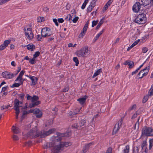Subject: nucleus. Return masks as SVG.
<instances>
[{
  "instance_id": "nucleus-5",
  "label": "nucleus",
  "mask_w": 153,
  "mask_h": 153,
  "mask_svg": "<svg viewBox=\"0 0 153 153\" xmlns=\"http://www.w3.org/2000/svg\"><path fill=\"white\" fill-rule=\"evenodd\" d=\"M142 134L143 136H153V129L150 127H145L142 129Z\"/></svg>"
},
{
  "instance_id": "nucleus-35",
  "label": "nucleus",
  "mask_w": 153,
  "mask_h": 153,
  "mask_svg": "<svg viewBox=\"0 0 153 153\" xmlns=\"http://www.w3.org/2000/svg\"><path fill=\"white\" fill-rule=\"evenodd\" d=\"M149 149L150 150L153 146V139H150L149 140Z\"/></svg>"
},
{
  "instance_id": "nucleus-61",
  "label": "nucleus",
  "mask_w": 153,
  "mask_h": 153,
  "mask_svg": "<svg viewBox=\"0 0 153 153\" xmlns=\"http://www.w3.org/2000/svg\"><path fill=\"white\" fill-rule=\"evenodd\" d=\"M13 138L14 140H19V138L18 136L15 135H13Z\"/></svg>"
},
{
  "instance_id": "nucleus-22",
  "label": "nucleus",
  "mask_w": 153,
  "mask_h": 153,
  "mask_svg": "<svg viewBox=\"0 0 153 153\" xmlns=\"http://www.w3.org/2000/svg\"><path fill=\"white\" fill-rule=\"evenodd\" d=\"M19 83H15L13 84L11 86L12 88L14 87H19L20 85L23 84V81L22 80L19 81Z\"/></svg>"
},
{
  "instance_id": "nucleus-7",
  "label": "nucleus",
  "mask_w": 153,
  "mask_h": 153,
  "mask_svg": "<svg viewBox=\"0 0 153 153\" xmlns=\"http://www.w3.org/2000/svg\"><path fill=\"white\" fill-rule=\"evenodd\" d=\"M150 68V66H149L141 70L137 75V76L139 77V78L142 79L144 76H146L149 72Z\"/></svg>"
},
{
  "instance_id": "nucleus-15",
  "label": "nucleus",
  "mask_w": 153,
  "mask_h": 153,
  "mask_svg": "<svg viewBox=\"0 0 153 153\" xmlns=\"http://www.w3.org/2000/svg\"><path fill=\"white\" fill-rule=\"evenodd\" d=\"M29 78L31 80V85H35L37 83L38 79L35 76H30Z\"/></svg>"
},
{
  "instance_id": "nucleus-4",
  "label": "nucleus",
  "mask_w": 153,
  "mask_h": 153,
  "mask_svg": "<svg viewBox=\"0 0 153 153\" xmlns=\"http://www.w3.org/2000/svg\"><path fill=\"white\" fill-rule=\"evenodd\" d=\"M89 51L87 46H85L82 48L80 50L76 52L77 56L79 57H85L89 54Z\"/></svg>"
},
{
  "instance_id": "nucleus-64",
  "label": "nucleus",
  "mask_w": 153,
  "mask_h": 153,
  "mask_svg": "<svg viewBox=\"0 0 153 153\" xmlns=\"http://www.w3.org/2000/svg\"><path fill=\"white\" fill-rule=\"evenodd\" d=\"M112 149L111 148L109 147L107 149L106 153H111Z\"/></svg>"
},
{
  "instance_id": "nucleus-26",
  "label": "nucleus",
  "mask_w": 153,
  "mask_h": 153,
  "mask_svg": "<svg viewBox=\"0 0 153 153\" xmlns=\"http://www.w3.org/2000/svg\"><path fill=\"white\" fill-rule=\"evenodd\" d=\"M147 95L150 97L153 95V84L152 85L151 88L149 90L148 94Z\"/></svg>"
},
{
  "instance_id": "nucleus-3",
  "label": "nucleus",
  "mask_w": 153,
  "mask_h": 153,
  "mask_svg": "<svg viewBox=\"0 0 153 153\" xmlns=\"http://www.w3.org/2000/svg\"><path fill=\"white\" fill-rule=\"evenodd\" d=\"M146 20V17L145 14L141 13L137 15L135 19L134 22L139 24L145 23Z\"/></svg>"
},
{
  "instance_id": "nucleus-14",
  "label": "nucleus",
  "mask_w": 153,
  "mask_h": 153,
  "mask_svg": "<svg viewBox=\"0 0 153 153\" xmlns=\"http://www.w3.org/2000/svg\"><path fill=\"white\" fill-rule=\"evenodd\" d=\"M14 108L15 111H19V108L22 107V105L20 104H22V102H20L19 100L17 99H16L14 101Z\"/></svg>"
},
{
  "instance_id": "nucleus-55",
  "label": "nucleus",
  "mask_w": 153,
  "mask_h": 153,
  "mask_svg": "<svg viewBox=\"0 0 153 153\" xmlns=\"http://www.w3.org/2000/svg\"><path fill=\"white\" fill-rule=\"evenodd\" d=\"M148 50L146 47H144L142 48V52L143 53H146L148 51Z\"/></svg>"
},
{
  "instance_id": "nucleus-48",
  "label": "nucleus",
  "mask_w": 153,
  "mask_h": 153,
  "mask_svg": "<svg viewBox=\"0 0 153 153\" xmlns=\"http://www.w3.org/2000/svg\"><path fill=\"white\" fill-rule=\"evenodd\" d=\"M98 22V21H93L92 22V27H94L96 25Z\"/></svg>"
},
{
  "instance_id": "nucleus-19",
  "label": "nucleus",
  "mask_w": 153,
  "mask_h": 153,
  "mask_svg": "<svg viewBox=\"0 0 153 153\" xmlns=\"http://www.w3.org/2000/svg\"><path fill=\"white\" fill-rule=\"evenodd\" d=\"M87 97L88 96H84V97L78 99L77 100L82 105L85 102Z\"/></svg>"
},
{
  "instance_id": "nucleus-63",
  "label": "nucleus",
  "mask_w": 153,
  "mask_h": 153,
  "mask_svg": "<svg viewBox=\"0 0 153 153\" xmlns=\"http://www.w3.org/2000/svg\"><path fill=\"white\" fill-rule=\"evenodd\" d=\"M20 112L19 111H16V118L17 119L18 117V115Z\"/></svg>"
},
{
  "instance_id": "nucleus-44",
  "label": "nucleus",
  "mask_w": 153,
  "mask_h": 153,
  "mask_svg": "<svg viewBox=\"0 0 153 153\" xmlns=\"http://www.w3.org/2000/svg\"><path fill=\"white\" fill-rule=\"evenodd\" d=\"M72 127L73 128L78 129L79 127L77 123H74L72 126Z\"/></svg>"
},
{
  "instance_id": "nucleus-52",
  "label": "nucleus",
  "mask_w": 153,
  "mask_h": 153,
  "mask_svg": "<svg viewBox=\"0 0 153 153\" xmlns=\"http://www.w3.org/2000/svg\"><path fill=\"white\" fill-rule=\"evenodd\" d=\"M139 118L138 119V120L136 122V123H135V126H134V129H136V127L137 126V128H139Z\"/></svg>"
},
{
  "instance_id": "nucleus-58",
  "label": "nucleus",
  "mask_w": 153,
  "mask_h": 153,
  "mask_svg": "<svg viewBox=\"0 0 153 153\" xmlns=\"http://www.w3.org/2000/svg\"><path fill=\"white\" fill-rule=\"evenodd\" d=\"M6 47L3 44L0 46V51H2Z\"/></svg>"
},
{
  "instance_id": "nucleus-29",
  "label": "nucleus",
  "mask_w": 153,
  "mask_h": 153,
  "mask_svg": "<svg viewBox=\"0 0 153 153\" xmlns=\"http://www.w3.org/2000/svg\"><path fill=\"white\" fill-rule=\"evenodd\" d=\"M41 111L39 109H36L34 110H32L31 111V113H33L35 114H36V115L39 114V112Z\"/></svg>"
},
{
  "instance_id": "nucleus-31",
  "label": "nucleus",
  "mask_w": 153,
  "mask_h": 153,
  "mask_svg": "<svg viewBox=\"0 0 153 153\" xmlns=\"http://www.w3.org/2000/svg\"><path fill=\"white\" fill-rule=\"evenodd\" d=\"M129 151V146L128 145L125 146V149L123 150V153H128Z\"/></svg>"
},
{
  "instance_id": "nucleus-46",
  "label": "nucleus",
  "mask_w": 153,
  "mask_h": 153,
  "mask_svg": "<svg viewBox=\"0 0 153 153\" xmlns=\"http://www.w3.org/2000/svg\"><path fill=\"white\" fill-rule=\"evenodd\" d=\"M42 113L41 111L36 115V117L37 118H40L42 117Z\"/></svg>"
},
{
  "instance_id": "nucleus-47",
  "label": "nucleus",
  "mask_w": 153,
  "mask_h": 153,
  "mask_svg": "<svg viewBox=\"0 0 153 153\" xmlns=\"http://www.w3.org/2000/svg\"><path fill=\"white\" fill-rule=\"evenodd\" d=\"M40 53L39 51L36 52L33 55V57L36 58V57L38 56H39Z\"/></svg>"
},
{
  "instance_id": "nucleus-21",
  "label": "nucleus",
  "mask_w": 153,
  "mask_h": 153,
  "mask_svg": "<svg viewBox=\"0 0 153 153\" xmlns=\"http://www.w3.org/2000/svg\"><path fill=\"white\" fill-rule=\"evenodd\" d=\"M27 47L28 50L33 51L35 48V46L33 44H30L27 45Z\"/></svg>"
},
{
  "instance_id": "nucleus-11",
  "label": "nucleus",
  "mask_w": 153,
  "mask_h": 153,
  "mask_svg": "<svg viewBox=\"0 0 153 153\" xmlns=\"http://www.w3.org/2000/svg\"><path fill=\"white\" fill-rule=\"evenodd\" d=\"M90 124L89 121L86 120H81L79 123V127L82 128L88 126Z\"/></svg>"
},
{
  "instance_id": "nucleus-10",
  "label": "nucleus",
  "mask_w": 153,
  "mask_h": 153,
  "mask_svg": "<svg viewBox=\"0 0 153 153\" xmlns=\"http://www.w3.org/2000/svg\"><path fill=\"white\" fill-rule=\"evenodd\" d=\"M25 32L26 36L28 39L31 40L33 38L34 36L33 34L32 33L30 28H27V30H25Z\"/></svg>"
},
{
  "instance_id": "nucleus-59",
  "label": "nucleus",
  "mask_w": 153,
  "mask_h": 153,
  "mask_svg": "<svg viewBox=\"0 0 153 153\" xmlns=\"http://www.w3.org/2000/svg\"><path fill=\"white\" fill-rule=\"evenodd\" d=\"M53 22H54L55 23V25L56 26H59V24L57 22V20L56 19H53Z\"/></svg>"
},
{
  "instance_id": "nucleus-16",
  "label": "nucleus",
  "mask_w": 153,
  "mask_h": 153,
  "mask_svg": "<svg viewBox=\"0 0 153 153\" xmlns=\"http://www.w3.org/2000/svg\"><path fill=\"white\" fill-rule=\"evenodd\" d=\"M140 2L141 5L145 6L150 4H151V0H140Z\"/></svg>"
},
{
  "instance_id": "nucleus-30",
  "label": "nucleus",
  "mask_w": 153,
  "mask_h": 153,
  "mask_svg": "<svg viewBox=\"0 0 153 153\" xmlns=\"http://www.w3.org/2000/svg\"><path fill=\"white\" fill-rule=\"evenodd\" d=\"M90 0H85L84 1V2L83 3L82 7H81V9L82 10L84 9L85 6L88 3V1H89Z\"/></svg>"
},
{
  "instance_id": "nucleus-37",
  "label": "nucleus",
  "mask_w": 153,
  "mask_h": 153,
  "mask_svg": "<svg viewBox=\"0 0 153 153\" xmlns=\"http://www.w3.org/2000/svg\"><path fill=\"white\" fill-rule=\"evenodd\" d=\"M150 97L148 95L145 96L143 100V103H145L148 100L149 98Z\"/></svg>"
},
{
  "instance_id": "nucleus-62",
  "label": "nucleus",
  "mask_w": 153,
  "mask_h": 153,
  "mask_svg": "<svg viewBox=\"0 0 153 153\" xmlns=\"http://www.w3.org/2000/svg\"><path fill=\"white\" fill-rule=\"evenodd\" d=\"M58 21L59 23H62L64 22V19L63 18H59L58 19Z\"/></svg>"
},
{
  "instance_id": "nucleus-34",
  "label": "nucleus",
  "mask_w": 153,
  "mask_h": 153,
  "mask_svg": "<svg viewBox=\"0 0 153 153\" xmlns=\"http://www.w3.org/2000/svg\"><path fill=\"white\" fill-rule=\"evenodd\" d=\"M93 6H91V5H89L87 9V11L88 13H89L91 12V11L92 10L94 7H93Z\"/></svg>"
},
{
  "instance_id": "nucleus-38",
  "label": "nucleus",
  "mask_w": 153,
  "mask_h": 153,
  "mask_svg": "<svg viewBox=\"0 0 153 153\" xmlns=\"http://www.w3.org/2000/svg\"><path fill=\"white\" fill-rule=\"evenodd\" d=\"M133 152L134 153H138L139 149L137 146H134L133 148Z\"/></svg>"
},
{
  "instance_id": "nucleus-54",
  "label": "nucleus",
  "mask_w": 153,
  "mask_h": 153,
  "mask_svg": "<svg viewBox=\"0 0 153 153\" xmlns=\"http://www.w3.org/2000/svg\"><path fill=\"white\" fill-rule=\"evenodd\" d=\"M85 33L86 32H84L83 31H82L79 35V37H82V38L83 36H84Z\"/></svg>"
},
{
  "instance_id": "nucleus-56",
  "label": "nucleus",
  "mask_w": 153,
  "mask_h": 153,
  "mask_svg": "<svg viewBox=\"0 0 153 153\" xmlns=\"http://www.w3.org/2000/svg\"><path fill=\"white\" fill-rule=\"evenodd\" d=\"M136 106L135 105H134L132 106L131 107L129 108L128 109L129 111H131L132 110L135 109L136 108Z\"/></svg>"
},
{
  "instance_id": "nucleus-17",
  "label": "nucleus",
  "mask_w": 153,
  "mask_h": 153,
  "mask_svg": "<svg viewBox=\"0 0 153 153\" xmlns=\"http://www.w3.org/2000/svg\"><path fill=\"white\" fill-rule=\"evenodd\" d=\"M62 138L59 136H52L51 138V140L54 142H58L61 141Z\"/></svg>"
},
{
  "instance_id": "nucleus-43",
  "label": "nucleus",
  "mask_w": 153,
  "mask_h": 153,
  "mask_svg": "<svg viewBox=\"0 0 153 153\" xmlns=\"http://www.w3.org/2000/svg\"><path fill=\"white\" fill-rule=\"evenodd\" d=\"M147 142L146 141H143V143L141 145V147L143 149L144 147H145L147 146Z\"/></svg>"
},
{
  "instance_id": "nucleus-20",
  "label": "nucleus",
  "mask_w": 153,
  "mask_h": 153,
  "mask_svg": "<svg viewBox=\"0 0 153 153\" xmlns=\"http://www.w3.org/2000/svg\"><path fill=\"white\" fill-rule=\"evenodd\" d=\"M125 65H128L130 68H132L134 65V62L131 61H126L125 62Z\"/></svg>"
},
{
  "instance_id": "nucleus-41",
  "label": "nucleus",
  "mask_w": 153,
  "mask_h": 153,
  "mask_svg": "<svg viewBox=\"0 0 153 153\" xmlns=\"http://www.w3.org/2000/svg\"><path fill=\"white\" fill-rule=\"evenodd\" d=\"M72 16L70 14H68L67 16L65 18V20L67 21H70L71 19Z\"/></svg>"
},
{
  "instance_id": "nucleus-24",
  "label": "nucleus",
  "mask_w": 153,
  "mask_h": 153,
  "mask_svg": "<svg viewBox=\"0 0 153 153\" xmlns=\"http://www.w3.org/2000/svg\"><path fill=\"white\" fill-rule=\"evenodd\" d=\"M91 143H90L88 144L85 146L83 148L82 153H85L87 152L88 149L89 148V146L91 145Z\"/></svg>"
},
{
  "instance_id": "nucleus-1",
  "label": "nucleus",
  "mask_w": 153,
  "mask_h": 153,
  "mask_svg": "<svg viewBox=\"0 0 153 153\" xmlns=\"http://www.w3.org/2000/svg\"><path fill=\"white\" fill-rule=\"evenodd\" d=\"M55 130L56 129L53 128L50 129L47 131L42 130L38 132L37 127L36 126L27 133V136L30 138H36L38 137L43 138L54 132Z\"/></svg>"
},
{
  "instance_id": "nucleus-42",
  "label": "nucleus",
  "mask_w": 153,
  "mask_h": 153,
  "mask_svg": "<svg viewBox=\"0 0 153 153\" xmlns=\"http://www.w3.org/2000/svg\"><path fill=\"white\" fill-rule=\"evenodd\" d=\"M10 0H0V5L4 4Z\"/></svg>"
},
{
  "instance_id": "nucleus-12",
  "label": "nucleus",
  "mask_w": 153,
  "mask_h": 153,
  "mask_svg": "<svg viewBox=\"0 0 153 153\" xmlns=\"http://www.w3.org/2000/svg\"><path fill=\"white\" fill-rule=\"evenodd\" d=\"M2 75L4 78L10 79L14 76V74L9 72H3L2 74Z\"/></svg>"
},
{
  "instance_id": "nucleus-25",
  "label": "nucleus",
  "mask_w": 153,
  "mask_h": 153,
  "mask_svg": "<svg viewBox=\"0 0 153 153\" xmlns=\"http://www.w3.org/2000/svg\"><path fill=\"white\" fill-rule=\"evenodd\" d=\"M53 123V120H50L47 121L45 123V126H48L52 124Z\"/></svg>"
},
{
  "instance_id": "nucleus-13",
  "label": "nucleus",
  "mask_w": 153,
  "mask_h": 153,
  "mask_svg": "<svg viewBox=\"0 0 153 153\" xmlns=\"http://www.w3.org/2000/svg\"><path fill=\"white\" fill-rule=\"evenodd\" d=\"M141 4L140 2H137L133 6L132 10L135 13L138 12L140 10Z\"/></svg>"
},
{
  "instance_id": "nucleus-27",
  "label": "nucleus",
  "mask_w": 153,
  "mask_h": 153,
  "mask_svg": "<svg viewBox=\"0 0 153 153\" xmlns=\"http://www.w3.org/2000/svg\"><path fill=\"white\" fill-rule=\"evenodd\" d=\"M104 31V29H103L100 32L98 33L94 38L95 41L97 40L100 36L103 33Z\"/></svg>"
},
{
  "instance_id": "nucleus-57",
  "label": "nucleus",
  "mask_w": 153,
  "mask_h": 153,
  "mask_svg": "<svg viewBox=\"0 0 153 153\" xmlns=\"http://www.w3.org/2000/svg\"><path fill=\"white\" fill-rule=\"evenodd\" d=\"M37 39L38 41H42V38L40 35H37Z\"/></svg>"
},
{
  "instance_id": "nucleus-60",
  "label": "nucleus",
  "mask_w": 153,
  "mask_h": 153,
  "mask_svg": "<svg viewBox=\"0 0 153 153\" xmlns=\"http://www.w3.org/2000/svg\"><path fill=\"white\" fill-rule=\"evenodd\" d=\"M79 17H76L73 19L72 21L74 23H75L77 21Z\"/></svg>"
},
{
  "instance_id": "nucleus-8",
  "label": "nucleus",
  "mask_w": 153,
  "mask_h": 153,
  "mask_svg": "<svg viewBox=\"0 0 153 153\" xmlns=\"http://www.w3.org/2000/svg\"><path fill=\"white\" fill-rule=\"evenodd\" d=\"M124 117H122L118 122L115 125L113 131V133L114 134L117 133L119 129L122 126L123 123Z\"/></svg>"
},
{
  "instance_id": "nucleus-33",
  "label": "nucleus",
  "mask_w": 153,
  "mask_h": 153,
  "mask_svg": "<svg viewBox=\"0 0 153 153\" xmlns=\"http://www.w3.org/2000/svg\"><path fill=\"white\" fill-rule=\"evenodd\" d=\"M103 22V21L102 19H101L98 25H97V26L96 27V29L97 30L101 26Z\"/></svg>"
},
{
  "instance_id": "nucleus-18",
  "label": "nucleus",
  "mask_w": 153,
  "mask_h": 153,
  "mask_svg": "<svg viewBox=\"0 0 153 153\" xmlns=\"http://www.w3.org/2000/svg\"><path fill=\"white\" fill-rule=\"evenodd\" d=\"M25 73V71L24 70H22L19 73V75L15 80V81L16 82L17 81L22 80V76Z\"/></svg>"
},
{
  "instance_id": "nucleus-40",
  "label": "nucleus",
  "mask_w": 153,
  "mask_h": 153,
  "mask_svg": "<svg viewBox=\"0 0 153 153\" xmlns=\"http://www.w3.org/2000/svg\"><path fill=\"white\" fill-rule=\"evenodd\" d=\"M44 21V18L43 17H38L37 18V22H41Z\"/></svg>"
},
{
  "instance_id": "nucleus-6",
  "label": "nucleus",
  "mask_w": 153,
  "mask_h": 153,
  "mask_svg": "<svg viewBox=\"0 0 153 153\" xmlns=\"http://www.w3.org/2000/svg\"><path fill=\"white\" fill-rule=\"evenodd\" d=\"M41 33L42 36L43 37L49 36L53 34L50 28L47 27L42 28Z\"/></svg>"
},
{
  "instance_id": "nucleus-2",
  "label": "nucleus",
  "mask_w": 153,
  "mask_h": 153,
  "mask_svg": "<svg viewBox=\"0 0 153 153\" xmlns=\"http://www.w3.org/2000/svg\"><path fill=\"white\" fill-rule=\"evenodd\" d=\"M71 145V143L70 142H61L59 145L54 147L53 152L54 153H58L63 150V148L64 146L68 147Z\"/></svg>"
},
{
  "instance_id": "nucleus-51",
  "label": "nucleus",
  "mask_w": 153,
  "mask_h": 153,
  "mask_svg": "<svg viewBox=\"0 0 153 153\" xmlns=\"http://www.w3.org/2000/svg\"><path fill=\"white\" fill-rule=\"evenodd\" d=\"M139 114L138 113V112H137V111L135 112V113H134V114L132 116V117H131V119H134V118H136L137 115H138Z\"/></svg>"
},
{
  "instance_id": "nucleus-45",
  "label": "nucleus",
  "mask_w": 153,
  "mask_h": 153,
  "mask_svg": "<svg viewBox=\"0 0 153 153\" xmlns=\"http://www.w3.org/2000/svg\"><path fill=\"white\" fill-rule=\"evenodd\" d=\"M32 97L31 96H30L29 94H27L26 95V97L28 100L31 101Z\"/></svg>"
},
{
  "instance_id": "nucleus-49",
  "label": "nucleus",
  "mask_w": 153,
  "mask_h": 153,
  "mask_svg": "<svg viewBox=\"0 0 153 153\" xmlns=\"http://www.w3.org/2000/svg\"><path fill=\"white\" fill-rule=\"evenodd\" d=\"M112 1L113 0H109V1L107 2L105 4V5H106V6H107L108 7L110 6Z\"/></svg>"
},
{
  "instance_id": "nucleus-36",
  "label": "nucleus",
  "mask_w": 153,
  "mask_h": 153,
  "mask_svg": "<svg viewBox=\"0 0 153 153\" xmlns=\"http://www.w3.org/2000/svg\"><path fill=\"white\" fill-rule=\"evenodd\" d=\"M36 58L34 57L32 59H30L29 62L32 64H34L35 63Z\"/></svg>"
},
{
  "instance_id": "nucleus-32",
  "label": "nucleus",
  "mask_w": 153,
  "mask_h": 153,
  "mask_svg": "<svg viewBox=\"0 0 153 153\" xmlns=\"http://www.w3.org/2000/svg\"><path fill=\"white\" fill-rule=\"evenodd\" d=\"M10 40H5L3 44L6 47L8 46V45L10 43Z\"/></svg>"
},
{
  "instance_id": "nucleus-28",
  "label": "nucleus",
  "mask_w": 153,
  "mask_h": 153,
  "mask_svg": "<svg viewBox=\"0 0 153 153\" xmlns=\"http://www.w3.org/2000/svg\"><path fill=\"white\" fill-rule=\"evenodd\" d=\"M101 72L102 71L101 69H98L94 74V75L92 76V78H94L97 76L99 74H100Z\"/></svg>"
},
{
  "instance_id": "nucleus-53",
  "label": "nucleus",
  "mask_w": 153,
  "mask_h": 153,
  "mask_svg": "<svg viewBox=\"0 0 153 153\" xmlns=\"http://www.w3.org/2000/svg\"><path fill=\"white\" fill-rule=\"evenodd\" d=\"M96 3V1L95 0H93L91 2V3L90 5L91 6H93L94 7L95 6V4Z\"/></svg>"
},
{
  "instance_id": "nucleus-50",
  "label": "nucleus",
  "mask_w": 153,
  "mask_h": 153,
  "mask_svg": "<svg viewBox=\"0 0 153 153\" xmlns=\"http://www.w3.org/2000/svg\"><path fill=\"white\" fill-rule=\"evenodd\" d=\"M112 1L113 0H109V1L107 2L105 4V5H106V6H107L108 7L110 6Z\"/></svg>"
},
{
  "instance_id": "nucleus-9",
  "label": "nucleus",
  "mask_w": 153,
  "mask_h": 153,
  "mask_svg": "<svg viewBox=\"0 0 153 153\" xmlns=\"http://www.w3.org/2000/svg\"><path fill=\"white\" fill-rule=\"evenodd\" d=\"M39 99V97L37 96L34 95L32 97L31 102L32 103L29 104V106L30 108L34 107L40 103V102L39 101H37Z\"/></svg>"
},
{
  "instance_id": "nucleus-39",
  "label": "nucleus",
  "mask_w": 153,
  "mask_h": 153,
  "mask_svg": "<svg viewBox=\"0 0 153 153\" xmlns=\"http://www.w3.org/2000/svg\"><path fill=\"white\" fill-rule=\"evenodd\" d=\"M73 60L74 61V62H75L76 63V64H75L76 66H78L79 64V61L77 57H74Z\"/></svg>"
},
{
  "instance_id": "nucleus-23",
  "label": "nucleus",
  "mask_w": 153,
  "mask_h": 153,
  "mask_svg": "<svg viewBox=\"0 0 153 153\" xmlns=\"http://www.w3.org/2000/svg\"><path fill=\"white\" fill-rule=\"evenodd\" d=\"M12 130L14 133L18 134L20 132L19 128L14 126H13Z\"/></svg>"
}]
</instances>
